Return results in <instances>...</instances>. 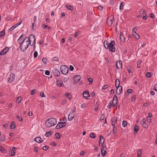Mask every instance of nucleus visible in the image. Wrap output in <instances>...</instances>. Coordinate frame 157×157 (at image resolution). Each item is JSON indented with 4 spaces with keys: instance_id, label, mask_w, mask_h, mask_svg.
I'll return each instance as SVG.
<instances>
[{
    "instance_id": "c85d7f7f",
    "label": "nucleus",
    "mask_w": 157,
    "mask_h": 157,
    "mask_svg": "<svg viewBox=\"0 0 157 157\" xmlns=\"http://www.w3.org/2000/svg\"><path fill=\"white\" fill-rule=\"evenodd\" d=\"M96 134L93 132L90 133V138H95L96 137Z\"/></svg>"
},
{
    "instance_id": "4d7b16f0",
    "label": "nucleus",
    "mask_w": 157,
    "mask_h": 157,
    "mask_svg": "<svg viewBox=\"0 0 157 157\" xmlns=\"http://www.w3.org/2000/svg\"><path fill=\"white\" fill-rule=\"evenodd\" d=\"M59 59V58L57 57H54L52 59L54 61H58Z\"/></svg>"
},
{
    "instance_id": "5fc2aeb1",
    "label": "nucleus",
    "mask_w": 157,
    "mask_h": 157,
    "mask_svg": "<svg viewBox=\"0 0 157 157\" xmlns=\"http://www.w3.org/2000/svg\"><path fill=\"white\" fill-rule=\"evenodd\" d=\"M17 26H15V25H14L12 27L10 28L9 29V31H12L13 29H14Z\"/></svg>"
},
{
    "instance_id": "49530a36",
    "label": "nucleus",
    "mask_w": 157,
    "mask_h": 157,
    "mask_svg": "<svg viewBox=\"0 0 157 157\" xmlns=\"http://www.w3.org/2000/svg\"><path fill=\"white\" fill-rule=\"evenodd\" d=\"M136 28V27L132 29V34H135V33H136L135 32V30L137 29Z\"/></svg>"
},
{
    "instance_id": "a18cd8bd",
    "label": "nucleus",
    "mask_w": 157,
    "mask_h": 157,
    "mask_svg": "<svg viewBox=\"0 0 157 157\" xmlns=\"http://www.w3.org/2000/svg\"><path fill=\"white\" fill-rule=\"evenodd\" d=\"M127 70L129 72V73L130 74L131 72V69L132 68V67L130 66H127Z\"/></svg>"
},
{
    "instance_id": "052dcab7",
    "label": "nucleus",
    "mask_w": 157,
    "mask_h": 157,
    "mask_svg": "<svg viewBox=\"0 0 157 157\" xmlns=\"http://www.w3.org/2000/svg\"><path fill=\"white\" fill-rule=\"evenodd\" d=\"M147 17V15L146 14H145V15H143V19L144 20H146Z\"/></svg>"
},
{
    "instance_id": "6e6d98bb",
    "label": "nucleus",
    "mask_w": 157,
    "mask_h": 157,
    "mask_svg": "<svg viewBox=\"0 0 157 157\" xmlns=\"http://www.w3.org/2000/svg\"><path fill=\"white\" fill-rule=\"evenodd\" d=\"M88 81L89 82L91 83L90 84L92 83L93 82V80L92 78H89L88 79Z\"/></svg>"
},
{
    "instance_id": "e2e57ef3",
    "label": "nucleus",
    "mask_w": 157,
    "mask_h": 157,
    "mask_svg": "<svg viewBox=\"0 0 157 157\" xmlns=\"http://www.w3.org/2000/svg\"><path fill=\"white\" fill-rule=\"evenodd\" d=\"M40 96L41 97H44V93L43 91H42L40 93Z\"/></svg>"
},
{
    "instance_id": "69168bd1",
    "label": "nucleus",
    "mask_w": 157,
    "mask_h": 157,
    "mask_svg": "<svg viewBox=\"0 0 157 157\" xmlns=\"http://www.w3.org/2000/svg\"><path fill=\"white\" fill-rule=\"evenodd\" d=\"M112 102H111V101H110L109 102V105L108 106V108L109 109H110L111 108L112 106Z\"/></svg>"
},
{
    "instance_id": "37998d69",
    "label": "nucleus",
    "mask_w": 157,
    "mask_h": 157,
    "mask_svg": "<svg viewBox=\"0 0 157 157\" xmlns=\"http://www.w3.org/2000/svg\"><path fill=\"white\" fill-rule=\"evenodd\" d=\"M141 150H140L138 151L137 152V156L138 157H140L141 155Z\"/></svg>"
},
{
    "instance_id": "2f4dec72",
    "label": "nucleus",
    "mask_w": 157,
    "mask_h": 157,
    "mask_svg": "<svg viewBox=\"0 0 157 157\" xmlns=\"http://www.w3.org/2000/svg\"><path fill=\"white\" fill-rule=\"evenodd\" d=\"M65 95L66 96V97L68 98L70 100H71V96L70 95V94L69 93H67L65 94Z\"/></svg>"
},
{
    "instance_id": "09e8293b",
    "label": "nucleus",
    "mask_w": 157,
    "mask_h": 157,
    "mask_svg": "<svg viewBox=\"0 0 157 157\" xmlns=\"http://www.w3.org/2000/svg\"><path fill=\"white\" fill-rule=\"evenodd\" d=\"M16 117H17V118L18 119V120L19 121H22V118L21 117L17 115V116Z\"/></svg>"
},
{
    "instance_id": "a19ab883",
    "label": "nucleus",
    "mask_w": 157,
    "mask_h": 157,
    "mask_svg": "<svg viewBox=\"0 0 157 157\" xmlns=\"http://www.w3.org/2000/svg\"><path fill=\"white\" fill-rule=\"evenodd\" d=\"M133 35L137 39H138L140 38L139 35L137 33H135V34H133Z\"/></svg>"
},
{
    "instance_id": "1a4fd4ad",
    "label": "nucleus",
    "mask_w": 157,
    "mask_h": 157,
    "mask_svg": "<svg viewBox=\"0 0 157 157\" xmlns=\"http://www.w3.org/2000/svg\"><path fill=\"white\" fill-rule=\"evenodd\" d=\"M9 48L8 47H6L2 50L0 52V55H2L6 54L9 51Z\"/></svg>"
},
{
    "instance_id": "e433bc0d",
    "label": "nucleus",
    "mask_w": 157,
    "mask_h": 157,
    "mask_svg": "<svg viewBox=\"0 0 157 157\" xmlns=\"http://www.w3.org/2000/svg\"><path fill=\"white\" fill-rule=\"evenodd\" d=\"M152 74V73L151 72H147L146 74V76L148 78H150Z\"/></svg>"
},
{
    "instance_id": "79ce46f5",
    "label": "nucleus",
    "mask_w": 157,
    "mask_h": 157,
    "mask_svg": "<svg viewBox=\"0 0 157 157\" xmlns=\"http://www.w3.org/2000/svg\"><path fill=\"white\" fill-rule=\"evenodd\" d=\"M105 115L103 113L102 114L100 117V121H102L105 118Z\"/></svg>"
},
{
    "instance_id": "ea45409f",
    "label": "nucleus",
    "mask_w": 157,
    "mask_h": 157,
    "mask_svg": "<svg viewBox=\"0 0 157 157\" xmlns=\"http://www.w3.org/2000/svg\"><path fill=\"white\" fill-rule=\"evenodd\" d=\"M81 32L80 31H78L75 32V34L74 36L75 37H77L78 35L80 34Z\"/></svg>"
},
{
    "instance_id": "2eb2a0df",
    "label": "nucleus",
    "mask_w": 157,
    "mask_h": 157,
    "mask_svg": "<svg viewBox=\"0 0 157 157\" xmlns=\"http://www.w3.org/2000/svg\"><path fill=\"white\" fill-rule=\"evenodd\" d=\"M121 41L123 43L125 41V38L124 36H123V33L121 32L120 33V37Z\"/></svg>"
},
{
    "instance_id": "a878e982",
    "label": "nucleus",
    "mask_w": 157,
    "mask_h": 157,
    "mask_svg": "<svg viewBox=\"0 0 157 157\" xmlns=\"http://www.w3.org/2000/svg\"><path fill=\"white\" fill-rule=\"evenodd\" d=\"M120 81L119 79H117L115 80V86L116 87H120Z\"/></svg>"
},
{
    "instance_id": "5701e85b",
    "label": "nucleus",
    "mask_w": 157,
    "mask_h": 157,
    "mask_svg": "<svg viewBox=\"0 0 157 157\" xmlns=\"http://www.w3.org/2000/svg\"><path fill=\"white\" fill-rule=\"evenodd\" d=\"M65 7L71 11H72L74 9L73 7L72 6L68 5H65Z\"/></svg>"
},
{
    "instance_id": "ddd939ff",
    "label": "nucleus",
    "mask_w": 157,
    "mask_h": 157,
    "mask_svg": "<svg viewBox=\"0 0 157 157\" xmlns=\"http://www.w3.org/2000/svg\"><path fill=\"white\" fill-rule=\"evenodd\" d=\"M34 141L37 143H40L42 142L44 140H42L40 137H37L35 138Z\"/></svg>"
},
{
    "instance_id": "a211bd4d",
    "label": "nucleus",
    "mask_w": 157,
    "mask_h": 157,
    "mask_svg": "<svg viewBox=\"0 0 157 157\" xmlns=\"http://www.w3.org/2000/svg\"><path fill=\"white\" fill-rule=\"evenodd\" d=\"M56 83V85L58 86L59 87H61L62 86L63 82L62 80H57Z\"/></svg>"
},
{
    "instance_id": "0e129e2a",
    "label": "nucleus",
    "mask_w": 157,
    "mask_h": 157,
    "mask_svg": "<svg viewBox=\"0 0 157 157\" xmlns=\"http://www.w3.org/2000/svg\"><path fill=\"white\" fill-rule=\"evenodd\" d=\"M45 74L46 75H49L50 74V72L49 71L46 70L45 71Z\"/></svg>"
},
{
    "instance_id": "423d86ee",
    "label": "nucleus",
    "mask_w": 157,
    "mask_h": 157,
    "mask_svg": "<svg viewBox=\"0 0 157 157\" xmlns=\"http://www.w3.org/2000/svg\"><path fill=\"white\" fill-rule=\"evenodd\" d=\"M15 78V75L13 73L11 74L9 76L8 81L10 83L12 82Z\"/></svg>"
},
{
    "instance_id": "f03ea898",
    "label": "nucleus",
    "mask_w": 157,
    "mask_h": 157,
    "mask_svg": "<svg viewBox=\"0 0 157 157\" xmlns=\"http://www.w3.org/2000/svg\"><path fill=\"white\" fill-rule=\"evenodd\" d=\"M57 120L53 118H51L48 119L45 121V124L48 128H50L56 124Z\"/></svg>"
},
{
    "instance_id": "864d4df0",
    "label": "nucleus",
    "mask_w": 157,
    "mask_h": 157,
    "mask_svg": "<svg viewBox=\"0 0 157 157\" xmlns=\"http://www.w3.org/2000/svg\"><path fill=\"white\" fill-rule=\"evenodd\" d=\"M56 138L58 139L60 138V135L59 133H56L55 134Z\"/></svg>"
},
{
    "instance_id": "f704fd0d",
    "label": "nucleus",
    "mask_w": 157,
    "mask_h": 157,
    "mask_svg": "<svg viewBox=\"0 0 157 157\" xmlns=\"http://www.w3.org/2000/svg\"><path fill=\"white\" fill-rule=\"evenodd\" d=\"M127 124V122L125 121H123L122 122V125L124 127L126 126Z\"/></svg>"
},
{
    "instance_id": "4c0bfd02",
    "label": "nucleus",
    "mask_w": 157,
    "mask_h": 157,
    "mask_svg": "<svg viewBox=\"0 0 157 157\" xmlns=\"http://www.w3.org/2000/svg\"><path fill=\"white\" fill-rule=\"evenodd\" d=\"M124 2H121V4L119 7V9L120 10H122L123 9L124 7Z\"/></svg>"
},
{
    "instance_id": "20e7f679",
    "label": "nucleus",
    "mask_w": 157,
    "mask_h": 157,
    "mask_svg": "<svg viewBox=\"0 0 157 157\" xmlns=\"http://www.w3.org/2000/svg\"><path fill=\"white\" fill-rule=\"evenodd\" d=\"M115 44V42L114 40L111 41L109 43V46L108 47L109 51L113 52H115V50L114 47Z\"/></svg>"
},
{
    "instance_id": "393cba45",
    "label": "nucleus",
    "mask_w": 157,
    "mask_h": 157,
    "mask_svg": "<svg viewBox=\"0 0 157 157\" xmlns=\"http://www.w3.org/2000/svg\"><path fill=\"white\" fill-rule=\"evenodd\" d=\"M139 128L137 125H135L134 127V130L135 134L137 133L138 131L139 130Z\"/></svg>"
},
{
    "instance_id": "4468645a",
    "label": "nucleus",
    "mask_w": 157,
    "mask_h": 157,
    "mask_svg": "<svg viewBox=\"0 0 157 157\" xmlns=\"http://www.w3.org/2000/svg\"><path fill=\"white\" fill-rule=\"evenodd\" d=\"M113 18H112L110 19H108L107 21V23L108 25L109 26H112L113 23Z\"/></svg>"
},
{
    "instance_id": "6ab92c4d",
    "label": "nucleus",
    "mask_w": 157,
    "mask_h": 157,
    "mask_svg": "<svg viewBox=\"0 0 157 157\" xmlns=\"http://www.w3.org/2000/svg\"><path fill=\"white\" fill-rule=\"evenodd\" d=\"M145 119H144L141 120V123L143 127H144L145 128H147V125H146V124H145Z\"/></svg>"
},
{
    "instance_id": "6e6552de",
    "label": "nucleus",
    "mask_w": 157,
    "mask_h": 157,
    "mask_svg": "<svg viewBox=\"0 0 157 157\" xmlns=\"http://www.w3.org/2000/svg\"><path fill=\"white\" fill-rule=\"evenodd\" d=\"M73 79H74V83L75 84L78 82L80 79L81 77L79 75H76L74 76Z\"/></svg>"
},
{
    "instance_id": "bb28decb",
    "label": "nucleus",
    "mask_w": 157,
    "mask_h": 157,
    "mask_svg": "<svg viewBox=\"0 0 157 157\" xmlns=\"http://www.w3.org/2000/svg\"><path fill=\"white\" fill-rule=\"evenodd\" d=\"M74 118V116H73L72 115L69 114L68 117V120L69 121H71L72 120L73 118Z\"/></svg>"
},
{
    "instance_id": "de8ad7c7",
    "label": "nucleus",
    "mask_w": 157,
    "mask_h": 157,
    "mask_svg": "<svg viewBox=\"0 0 157 157\" xmlns=\"http://www.w3.org/2000/svg\"><path fill=\"white\" fill-rule=\"evenodd\" d=\"M38 56V53L36 51H35L34 53L33 57L34 58H36Z\"/></svg>"
},
{
    "instance_id": "aec40b11",
    "label": "nucleus",
    "mask_w": 157,
    "mask_h": 157,
    "mask_svg": "<svg viewBox=\"0 0 157 157\" xmlns=\"http://www.w3.org/2000/svg\"><path fill=\"white\" fill-rule=\"evenodd\" d=\"M104 46L106 48V49H108V47L109 46V42L106 41V40H105V41L104 42Z\"/></svg>"
},
{
    "instance_id": "cd10ccee",
    "label": "nucleus",
    "mask_w": 157,
    "mask_h": 157,
    "mask_svg": "<svg viewBox=\"0 0 157 157\" xmlns=\"http://www.w3.org/2000/svg\"><path fill=\"white\" fill-rule=\"evenodd\" d=\"M145 14H146L145 13V10L144 9H142L140 12V15L142 17V16H143V15H145Z\"/></svg>"
},
{
    "instance_id": "f257e3e1",
    "label": "nucleus",
    "mask_w": 157,
    "mask_h": 157,
    "mask_svg": "<svg viewBox=\"0 0 157 157\" xmlns=\"http://www.w3.org/2000/svg\"><path fill=\"white\" fill-rule=\"evenodd\" d=\"M35 41V36L32 34L30 35L29 37H25L20 41V39L17 40V42L20 45L21 50L22 52H24L26 50L29 44L31 46H32Z\"/></svg>"
},
{
    "instance_id": "13d9d810",
    "label": "nucleus",
    "mask_w": 157,
    "mask_h": 157,
    "mask_svg": "<svg viewBox=\"0 0 157 157\" xmlns=\"http://www.w3.org/2000/svg\"><path fill=\"white\" fill-rule=\"evenodd\" d=\"M36 27V25L34 23H33L32 24V28L33 30H35V29Z\"/></svg>"
},
{
    "instance_id": "603ef678",
    "label": "nucleus",
    "mask_w": 157,
    "mask_h": 157,
    "mask_svg": "<svg viewBox=\"0 0 157 157\" xmlns=\"http://www.w3.org/2000/svg\"><path fill=\"white\" fill-rule=\"evenodd\" d=\"M47 60V59L45 58H43L42 59V61L44 63L46 64V63Z\"/></svg>"
},
{
    "instance_id": "bf43d9fd",
    "label": "nucleus",
    "mask_w": 157,
    "mask_h": 157,
    "mask_svg": "<svg viewBox=\"0 0 157 157\" xmlns=\"http://www.w3.org/2000/svg\"><path fill=\"white\" fill-rule=\"evenodd\" d=\"M43 149L44 150H46L48 149V147L47 146H44L43 147Z\"/></svg>"
},
{
    "instance_id": "774afa93",
    "label": "nucleus",
    "mask_w": 157,
    "mask_h": 157,
    "mask_svg": "<svg viewBox=\"0 0 157 157\" xmlns=\"http://www.w3.org/2000/svg\"><path fill=\"white\" fill-rule=\"evenodd\" d=\"M74 67L73 66L70 65L69 67V69L70 71H72L74 70Z\"/></svg>"
},
{
    "instance_id": "473e14b6",
    "label": "nucleus",
    "mask_w": 157,
    "mask_h": 157,
    "mask_svg": "<svg viewBox=\"0 0 157 157\" xmlns=\"http://www.w3.org/2000/svg\"><path fill=\"white\" fill-rule=\"evenodd\" d=\"M113 101H115L116 103H117L118 98L117 96L116 95H114L113 98Z\"/></svg>"
},
{
    "instance_id": "72a5a7b5",
    "label": "nucleus",
    "mask_w": 157,
    "mask_h": 157,
    "mask_svg": "<svg viewBox=\"0 0 157 157\" xmlns=\"http://www.w3.org/2000/svg\"><path fill=\"white\" fill-rule=\"evenodd\" d=\"M6 138V136L5 135H3L2 136L1 138L0 139V142H3L4 141Z\"/></svg>"
},
{
    "instance_id": "7ed1b4c3",
    "label": "nucleus",
    "mask_w": 157,
    "mask_h": 157,
    "mask_svg": "<svg viewBox=\"0 0 157 157\" xmlns=\"http://www.w3.org/2000/svg\"><path fill=\"white\" fill-rule=\"evenodd\" d=\"M60 71L61 73L64 75L67 74L69 71L68 67L66 65H62L60 67Z\"/></svg>"
},
{
    "instance_id": "f3484780",
    "label": "nucleus",
    "mask_w": 157,
    "mask_h": 157,
    "mask_svg": "<svg viewBox=\"0 0 157 157\" xmlns=\"http://www.w3.org/2000/svg\"><path fill=\"white\" fill-rule=\"evenodd\" d=\"M119 87H117V89L116 90V94L117 95L120 94L121 93L122 91V88L121 86L120 88L119 89V90H118V89L119 88Z\"/></svg>"
},
{
    "instance_id": "8fccbe9b",
    "label": "nucleus",
    "mask_w": 157,
    "mask_h": 157,
    "mask_svg": "<svg viewBox=\"0 0 157 157\" xmlns=\"http://www.w3.org/2000/svg\"><path fill=\"white\" fill-rule=\"evenodd\" d=\"M42 27H43V28L44 29L46 28H48V29H51V28H50V27H48V26L46 25H45V24H44V25H42Z\"/></svg>"
},
{
    "instance_id": "c9c22d12",
    "label": "nucleus",
    "mask_w": 157,
    "mask_h": 157,
    "mask_svg": "<svg viewBox=\"0 0 157 157\" xmlns=\"http://www.w3.org/2000/svg\"><path fill=\"white\" fill-rule=\"evenodd\" d=\"M113 133L114 135L116 134V133L117 132V130L116 128L115 127V125L114 126H113Z\"/></svg>"
},
{
    "instance_id": "7c9ffc66",
    "label": "nucleus",
    "mask_w": 157,
    "mask_h": 157,
    "mask_svg": "<svg viewBox=\"0 0 157 157\" xmlns=\"http://www.w3.org/2000/svg\"><path fill=\"white\" fill-rule=\"evenodd\" d=\"M37 92V90L36 89H34L32 90L30 93V94L33 95L35 94V93Z\"/></svg>"
},
{
    "instance_id": "4be33fe9",
    "label": "nucleus",
    "mask_w": 157,
    "mask_h": 157,
    "mask_svg": "<svg viewBox=\"0 0 157 157\" xmlns=\"http://www.w3.org/2000/svg\"><path fill=\"white\" fill-rule=\"evenodd\" d=\"M0 150L2 152H3V153H5L7 151L6 149L3 147L1 145H0Z\"/></svg>"
},
{
    "instance_id": "9b49d317",
    "label": "nucleus",
    "mask_w": 157,
    "mask_h": 157,
    "mask_svg": "<svg viewBox=\"0 0 157 157\" xmlns=\"http://www.w3.org/2000/svg\"><path fill=\"white\" fill-rule=\"evenodd\" d=\"M82 95L83 97L86 99H87L88 98L90 97V94L87 91L85 90L83 91Z\"/></svg>"
},
{
    "instance_id": "39448f33",
    "label": "nucleus",
    "mask_w": 157,
    "mask_h": 157,
    "mask_svg": "<svg viewBox=\"0 0 157 157\" xmlns=\"http://www.w3.org/2000/svg\"><path fill=\"white\" fill-rule=\"evenodd\" d=\"M66 121L59 122L56 127V128L59 129L62 127L66 126Z\"/></svg>"
},
{
    "instance_id": "680f3d73",
    "label": "nucleus",
    "mask_w": 157,
    "mask_h": 157,
    "mask_svg": "<svg viewBox=\"0 0 157 157\" xmlns=\"http://www.w3.org/2000/svg\"><path fill=\"white\" fill-rule=\"evenodd\" d=\"M153 89L155 91H157V84L154 86Z\"/></svg>"
},
{
    "instance_id": "58836bf2",
    "label": "nucleus",
    "mask_w": 157,
    "mask_h": 157,
    "mask_svg": "<svg viewBox=\"0 0 157 157\" xmlns=\"http://www.w3.org/2000/svg\"><path fill=\"white\" fill-rule=\"evenodd\" d=\"M21 100V97H18L17 99V101L18 103H20Z\"/></svg>"
},
{
    "instance_id": "c756f323",
    "label": "nucleus",
    "mask_w": 157,
    "mask_h": 157,
    "mask_svg": "<svg viewBox=\"0 0 157 157\" xmlns=\"http://www.w3.org/2000/svg\"><path fill=\"white\" fill-rule=\"evenodd\" d=\"M52 132H46L45 134V136L47 137L50 136L52 134Z\"/></svg>"
},
{
    "instance_id": "9d476101",
    "label": "nucleus",
    "mask_w": 157,
    "mask_h": 157,
    "mask_svg": "<svg viewBox=\"0 0 157 157\" xmlns=\"http://www.w3.org/2000/svg\"><path fill=\"white\" fill-rule=\"evenodd\" d=\"M116 66L119 69H121L122 67V62L121 60H119L116 63Z\"/></svg>"
},
{
    "instance_id": "412c9836",
    "label": "nucleus",
    "mask_w": 157,
    "mask_h": 157,
    "mask_svg": "<svg viewBox=\"0 0 157 157\" xmlns=\"http://www.w3.org/2000/svg\"><path fill=\"white\" fill-rule=\"evenodd\" d=\"M15 123L14 121H12L10 125V128L11 129H14L15 128L16 126L14 124Z\"/></svg>"
},
{
    "instance_id": "c03bdc74",
    "label": "nucleus",
    "mask_w": 157,
    "mask_h": 157,
    "mask_svg": "<svg viewBox=\"0 0 157 157\" xmlns=\"http://www.w3.org/2000/svg\"><path fill=\"white\" fill-rule=\"evenodd\" d=\"M63 80L64 82H67L69 79L68 77H63Z\"/></svg>"
},
{
    "instance_id": "f8f14e48",
    "label": "nucleus",
    "mask_w": 157,
    "mask_h": 157,
    "mask_svg": "<svg viewBox=\"0 0 157 157\" xmlns=\"http://www.w3.org/2000/svg\"><path fill=\"white\" fill-rule=\"evenodd\" d=\"M99 144H101V146H102L104 142V138L102 136H99Z\"/></svg>"
},
{
    "instance_id": "dca6fc26",
    "label": "nucleus",
    "mask_w": 157,
    "mask_h": 157,
    "mask_svg": "<svg viewBox=\"0 0 157 157\" xmlns=\"http://www.w3.org/2000/svg\"><path fill=\"white\" fill-rule=\"evenodd\" d=\"M117 121V119L115 117H113L111 120L112 125L113 126H114L115 124L116 123Z\"/></svg>"
},
{
    "instance_id": "3c124183",
    "label": "nucleus",
    "mask_w": 157,
    "mask_h": 157,
    "mask_svg": "<svg viewBox=\"0 0 157 157\" xmlns=\"http://www.w3.org/2000/svg\"><path fill=\"white\" fill-rule=\"evenodd\" d=\"M132 90L131 89H128L127 90V92L128 94H130L132 93Z\"/></svg>"
},
{
    "instance_id": "b1692460",
    "label": "nucleus",
    "mask_w": 157,
    "mask_h": 157,
    "mask_svg": "<svg viewBox=\"0 0 157 157\" xmlns=\"http://www.w3.org/2000/svg\"><path fill=\"white\" fill-rule=\"evenodd\" d=\"M101 152L102 155L103 156H105V155L106 153V151L104 149V146L103 147L101 148Z\"/></svg>"
},
{
    "instance_id": "338daca9",
    "label": "nucleus",
    "mask_w": 157,
    "mask_h": 157,
    "mask_svg": "<svg viewBox=\"0 0 157 157\" xmlns=\"http://www.w3.org/2000/svg\"><path fill=\"white\" fill-rule=\"evenodd\" d=\"M98 9L100 10H102L103 9V7L101 6H100L98 7Z\"/></svg>"
},
{
    "instance_id": "0eeeda50",
    "label": "nucleus",
    "mask_w": 157,
    "mask_h": 157,
    "mask_svg": "<svg viewBox=\"0 0 157 157\" xmlns=\"http://www.w3.org/2000/svg\"><path fill=\"white\" fill-rule=\"evenodd\" d=\"M52 72L54 75L55 76H59L60 74L59 71L55 68L53 69L52 70Z\"/></svg>"
}]
</instances>
